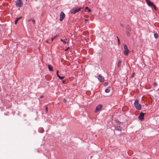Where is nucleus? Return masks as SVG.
Here are the masks:
<instances>
[{
  "mask_svg": "<svg viewBox=\"0 0 159 159\" xmlns=\"http://www.w3.org/2000/svg\"><path fill=\"white\" fill-rule=\"evenodd\" d=\"M134 106L137 110H140L141 109L142 106L139 104L138 100L136 99L135 100L134 103Z\"/></svg>",
  "mask_w": 159,
  "mask_h": 159,
  "instance_id": "f257e3e1",
  "label": "nucleus"
},
{
  "mask_svg": "<svg viewBox=\"0 0 159 159\" xmlns=\"http://www.w3.org/2000/svg\"><path fill=\"white\" fill-rule=\"evenodd\" d=\"M124 54L125 56H127L128 55L129 53V51L128 49L127 48V46L125 44L124 45Z\"/></svg>",
  "mask_w": 159,
  "mask_h": 159,
  "instance_id": "f03ea898",
  "label": "nucleus"
},
{
  "mask_svg": "<svg viewBox=\"0 0 159 159\" xmlns=\"http://www.w3.org/2000/svg\"><path fill=\"white\" fill-rule=\"evenodd\" d=\"M81 9V8H73L70 11V12L71 13L75 14L77 12H79L80 11Z\"/></svg>",
  "mask_w": 159,
  "mask_h": 159,
  "instance_id": "7ed1b4c3",
  "label": "nucleus"
},
{
  "mask_svg": "<svg viewBox=\"0 0 159 159\" xmlns=\"http://www.w3.org/2000/svg\"><path fill=\"white\" fill-rule=\"evenodd\" d=\"M147 4L150 7L152 6L154 8L155 10H157V8L153 4V3L149 1L148 0H145Z\"/></svg>",
  "mask_w": 159,
  "mask_h": 159,
  "instance_id": "20e7f679",
  "label": "nucleus"
},
{
  "mask_svg": "<svg viewBox=\"0 0 159 159\" xmlns=\"http://www.w3.org/2000/svg\"><path fill=\"white\" fill-rule=\"evenodd\" d=\"M16 6L19 7H21L23 5V3L21 0H18L16 2Z\"/></svg>",
  "mask_w": 159,
  "mask_h": 159,
  "instance_id": "39448f33",
  "label": "nucleus"
},
{
  "mask_svg": "<svg viewBox=\"0 0 159 159\" xmlns=\"http://www.w3.org/2000/svg\"><path fill=\"white\" fill-rule=\"evenodd\" d=\"M65 17V15L63 12H61L60 14V21H62Z\"/></svg>",
  "mask_w": 159,
  "mask_h": 159,
  "instance_id": "423d86ee",
  "label": "nucleus"
},
{
  "mask_svg": "<svg viewBox=\"0 0 159 159\" xmlns=\"http://www.w3.org/2000/svg\"><path fill=\"white\" fill-rule=\"evenodd\" d=\"M102 105H99L96 107L95 111V112H97L99 110H100L102 107Z\"/></svg>",
  "mask_w": 159,
  "mask_h": 159,
  "instance_id": "0eeeda50",
  "label": "nucleus"
},
{
  "mask_svg": "<svg viewBox=\"0 0 159 159\" xmlns=\"http://www.w3.org/2000/svg\"><path fill=\"white\" fill-rule=\"evenodd\" d=\"M98 79L101 82H103L104 81V79L101 75H99L98 77Z\"/></svg>",
  "mask_w": 159,
  "mask_h": 159,
  "instance_id": "6e6552de",
  "label": "nucleus"
},
{
  "mask_svg": "<svg viewBox=\"0 0 159 159\" xmlns=\"http://www.w3.org/2000/svg\"><path fill=\"white\" fill-rule=\"evenodd\" d=\"M144 114L143 112H141L138 117L140 120H143L144 119Z\"/></svg>",
  "mask_w": 159,
  "mask_h": 159,
  "instance_id": "1a4fd4ad",
  "label": "nucleus"
},
{
  "mask_svg": "<svg viewBox=\"0 0 159 159\" xmlns=\"http://www.w3.org/2000/svg\"><path fill=\"white\" fill-rule=\"evenodd\" d=\"M126 28L127 31H131V29L130 26L127 25L126 26Z\"/></svg>",
  "mask_w": 159,
  "mask_h": 159,
  "instance_id": "9d476101",
  "label": "nucleus"
},
{
  "mask_svg": "<svg viewBox=\"0 0 159 159\" xmlns=\"http://www.w3.org/2000/svg\"><path fill=\"white\" fill-rule=\"evenodd\" d=\"M48 68L50 71L53 70V67L50 65H48Z\"/></svg>",
  "mask_w": 159,
  "mask_h": 159,
  "instance_id": "9b49d317",
  "label": "nucleus"
},
{
  "mask_svg": "<svg viewBox=\"0 0 159 159\" xmlns=\"http://www.w3.org/2000/svg\"><path fill=\"white\" fill-rule=\"evenodd\" d=\"M121 64V61L120 60L119 61L117 66L118 67H119L120 66Z\"/></svg>",
  "mask_w": 159,
  "mask_h": 159,
  "instance_id": "f8f14e48",
  "label": "nucleus"
},
{
  "mask_svg": "<svg viewBox=\"0 0 159 159\" xmlns=\"http://www.w3.org/2000/svg\"><path fill=\"white\" fill-rule=\"evenodd\" d=\"M67 40V39H61V41L63 43H66V41Z\"/></svg>",
  "mask_w": 159,
  "mask_h": 159,
  "instance_id": "ddd939ff",
  "label": "nucleus"
},
{
  "mask_svg": "<svg viewBox=\"0 0 159 159\" xmlns=\"http://www.w3.org/2000/svg\"><path fill=\"white\" fill-rule=\"evenodd\" d=\"M22 17H20L19 18H18L16 19V20H15V23L16 25L18 21L20 18H21Z\"/></svg>",
  "mask_w": 159,
  "mask_h": 159,
  "instance_id": "4468645a",
  "label": "nucleus"
},
{
  "mask_svg": "<svg viewBox=\"0 0 159 159\" xmlns=\"http://www.w3.org/2000/svg\"><path fill=\"white\" fill-rule=\"evenodd\" d=\"M130 32L131 31H127L126 32V35L128 37H129L130 36Z\"/></svg>",
  "mask_w": 159,
  "mask_h": 159,
  "instance_id": "2eb2a0df",
  "label": "nucleus"
},
{
  "mask_svg": "<svg viewBox=\"0 0 159 159\" xmlns=\"http://www.w3.org/2000/svg\"><path fill=\"white\" fill-rule=\"evenodd\" d=\"M32 21L33 24H35V20L34 19H30L28 20L29 21Z\"/></svg>",
  "mask_w": 159,
  "mask_h": 159,
  "instance_id": "dca6fc26",
  "label": "nucleus"
},
{
  "mask_svg": "<svg viewBox=\"0 0 159 159\" xmlns=\"http://www.w3.org/2000/svg\"><path fill=\"white\" fill-rule=\"evenodd\" d=\"M58 36V35H57L53 37L51 39L52 41L53 40V39H55Z\"/></svg>",
  "mask_w": 159,
  "mask_h": 159,
  "instance_id": "f3484780",
  "label": "nucleus"
},
{
  "mask_svg": "<svg viewBox=\"0 0 159 159\" xmlns=\"http://www.w3.org/2000/svg\"><path fill=\"white\" fill-rule=\"evenodd\" d=\"M158 35L157 33H155L154 34V36L155 38L156 39L158 37Z\"/></svg>",
  "mask_w": 159,
  "mask_h": 159,
  "instance_id": "a211bd4d",
  "label": "nucleus"
},
{
  "mask_svg": "<svg viewBox=\"0 0 159 159\" xmlns=\"http://www.w3.org/2000/svg\"><path fill=\"white\" fill-rule=\"evenodd\" d=\"M105 92H106V93H109V92H110V89L107 88V89L105 90Z\"/></svg>",
  "mask_w": 159,
  "mask_h": 159,
  "instance_id": "6ab92c4d",
  "label": "nucleus"
},
{
  "mask_svg": "<svg viewBox=\"0 0 159 159\" xmlns=\"http://www.w3.org/2000/svg\"><path fill=\"white\" fill-rule=\"evenodd\" d=\"M61 80H62L64 78V76H61L60 75V76L58 77Z\"/></svg>",
  "mask_w": 159,
  "mask_h": 159,
  "instance_id": "aec40b11",
  "label": "nucleus"
},
{
  "mask_svg": "<svg viewBox=\"0 0 159 159\" xmlns=\"http://www.w3.org/2000/svg\"><path fill=\"white\" fill-rule=\"evenodd\" d=\"M108 84V83L107 82H105L104 84V85L105 86H107Z\"/></svg>",
  "mask_w": 159,
  "mask_h": 159,
  "instance_id": "412c9836",
  "label": "nucleus"
},
{
  "mask_svg": "<svg viewBox=\"0 0 159 159\" xmlns=\"http://www.w3.org/2000/svg\"><path fill=\"white\" fill-rule=\"evenodd\" d=\"M117 41H118V44L120 45V39H119V38H118Z\"/></svg>",
  "mask_w": 159,
  "mask_h": 159,
  "instance_id": "4be33fe9",
  "label": "nucleus"
},
{
  "mask_svg": "<svg viewBox=\"0 0 159 159\" xmlns=\"http://www.w3.org/2000/svg\"><path fill=\"white\" fill-rule=\"evenodd\" d=\"M153 85L154 86V87H156L157 85V84L155 82H154L153 83Z\"/></svg>",
  "mask_w": 159,
  "mask_h": 159,
  "instance_id": "5701e85b",
  "label": "nucleus"
},
{
  "mask_svg": "<svg viewBox=\"0 0 159 159\" xmlns=\"http://www.w3.org/2000/svg\"><path fill=\"white\" fill-rule=\"evenodd\" d=\"M58 72H59V71L58 70H57V76L58 77L59 76H60V75H59V74H58Z\"/></svg>",
  "mask_w": 159,
  "mask_h": 159,
  "instance_id": "b1692460",
  "label": "nucleus"
},
{
  "mask_svg": "<svg viewBox=\"0 0 159 159\" xmlns=\"http://www.w3.org/2000/svg\"><path fill=\"white\" fill-rule=\"evenodd\" d=\"M46 112H48V107H46Z\"/></svg>",
  "mask_w": 159,
  "mask_h": 159,
  "instance_id": "393cba45",
  "label": "nucleus"
},
{
  "mask_svg": "<svg viewBox=\"0 0 159 159\" xmlns=\"http://www.w3.org/2000/svg\"><path fill=\"white\" fill-rule=\"evenodd\" d=\"M70 48L69 47H68L66 49H65V51H67L68 50V49Z\"/></svg>",
  "mask_w": 159,
  "mask_h": 159,
  "instance_id": "a878e982",
  "label": "nucleus"
},
{
  "mask_svg": "<svg viewBox=\"0 0 159 159\" xmlns=\"http://www.w3.org/2000/svg\"><path fill=\"white\" fill-rule=\"evenodd\" d=\"M89 9V8H88V7H86L85 8V9L86 10H88Z\"/></svg>",
  "mask_w": 159,
  "mask_h": 159,
  "instance_id": "bb28decb",
  "label": "nucleus"
},
{
  "mask_svg": "<svg viewBox=\"0 0 159 159\" xmlns=\"http://www.w3.org/2000/svg\"><path fill=\"white\" fill-rule=\"evenodd\" d=\"M88 11H89V12H91V10H90V9H88Z\"/></svg>",
  "mask_w": 159,
  "mask_h": 159,
  "instance_id": "cd10ccee",
  "label": "nucleus"
},
{
  "mask_svg": "<svg viewBox=\"0 0 159 159\" xmlns=\"http://www.w3.org/2000/svg\"><path fill=\"white\" fill-rule=\"evenodd\" d=\"M134 76V74H133L131 75V77H132V78Z\"/></svg>",
  "mask_w": 159,
  "mask_h": 159,
  "instance_id": "c85d7f7f",
  "label": "nucleus"
},
{
  "mask_svg": "<svg viewBox=\"0 0 159 159\" xmlns=\"http://www.w3.org/2000/svg\"><path fill=\"white\" fill-rule=\"evenodd\" d=\"M84 21H88V20H87V19H85L84 20Z\"/></svg>",
  "mask_w": 159,
  "mask_h": 159,
  "instance_id": "c756f323",
  "label": "nucleus"
},
{
  "mask_svg": "<svg viewBox=\"0 0 159 159\" xmlns=\"http://www.w3.org/2000/svg\"><path fill=\"white\" fill-rule=\"evenodd\" d=\"M43 97V96H41L40 97V98H42Z\"/></svg>",
  "mask_w": 159,
  "mask_h": 159,
  "instance_id": "7c9ffc66",
  "label": "nucleus"
},
{
  "mask_svg": "<svg viewBox=\"0 0 159 159\" xmlns=\"http://www.w3.org/2000/svg\"><path fill=\"white\" fill-rule=\"evenodd\" d=\"M64 102H66V100H65V99H64Z\"/></svg>",
  "mask_w": 159,
  "mask_h": 159,
  "instance_id": "2f4dec72",
  "label": "nucleus"
},
{
  "mask_svg": "<svg viewBox=\"0 0 159 159\" xmlns=\"http://www.w3.org/2000/svg\"><path fill=\"white\" fill-rule=\"evenodd\" d=\"M118 36H116V39H118Z\"/></svg>",
  "mask_w": 159,
  "mask_h": 159,
  "instance_id": "473e14b6",
  "label": "nucleus"
},
{
  "mask_svg": "<svg viewBox=\"0 0 159 159\" xmlns=\"http://www.w3.org/2000/svg\"><path fill=\"white\" fill-rule=\"evenodd\" d=\"M46 42H47V43H48V41H47Z\"/></svg>",
  "mask_w": 159,
  "mask_h": 159,
  "instance_id": "72a5a7b5",
  "label": "nucleus"
},
{
  "mask_svg": "<svg viewBox=\"0 0 159 159\" xmlns=\"http://www.w3.org/2000/svg\"><path fill=\"white\" fill-rule=\"evenodd\" d=\"M133 159H134V158Z\"/></svg>",
  "mask_w": 159,
  "mask_h": 159,
  "instance_id": "f704fd0d",
  "label": "nucleus"
},
{
  "mask_svg": "<svg viewBox=\"0 0 159 159\" xmlns=\"http://www.w3.org/2000/svg\"><path fill=\"white\" fill-rule=\"evenodd\" d=\"M26 1H27V0H26Z\"/></svg>",
  "mask_w": 159,
  "mask_h": 159,
  "instance_id": "c9c22d12",
  "label": "nucleus"
}]
</instances>
